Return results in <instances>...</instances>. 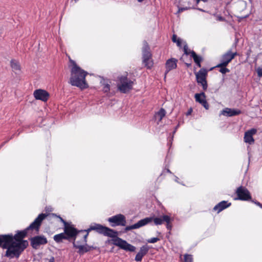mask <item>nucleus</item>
<instances>
[{
    "mask_svg": "<svg viewBox=\"0 0 262 262\" xmlns=\"http://www.w3.org/2000/svg\"><path fill=\"white\" fill-rule=\"evenodd\" d=\"M47 243V239L44 236H36L31 239V244L32 247L37 249L41 245Z\"/></svg>",
    "mask_w": 262,
    "mask_h": 262,
    "instance_id": "obj_11",
    "label": "nucleus"
},
{
    "mask_svg": "<svg viewBox=\"0 0 262 262\" xmlns=\"http://www.w3.org/2000/svg\"><path fill=\"white\" fill-rule=\"evenodd\" d=\"M96 230L99 233L105 236L114 237L112 239L114 245L118 246L120 248L130 252L135 251L136 248L134 246L127 243L125 241L118 237V232L109 228L103 226L100 224H94L90 226L88 229V231Z\"/></svg>",
    "mask_w": 262,
    "mask_h": 262,
    "instance_id": "obj_2",
    "label": "nucleus"
},
{
    "mask_svg": "<svg viewBox=\"0 0 262 262\" xmlns=\"http://www.w3.org/2000/svg\"><path fill=\"white\" fill-rule=\"evenodd\" d=\"M143 257V256H142L140 254L138 253L135 257V260L137 261H140L142 260Z\"/></svg>",
    "mask_w": 262,
    "mask_h": 262,
    "instance_id": "obj_31",
    "label": "nucleus"
},
{
    "mask_svg": "<svg viewBox=\"0 0 262 262\" xmlns=\"http://www.w3.org/2000/svg\"><path fill=\"white\" fill-rule=\"evenodd\" d=\"M136 225L135 224L134 225H133L132 226H127L126 228H125V230L126 231H129V230H130L132 229H137L136 228V227L135 226Z\"/></svg>",
    "mask_w": 262,
    "mask_h": 262,
    "instance_id": "obj_33",
    "label": "nucleus"
},
{
    "mask_svg": "<svg viewBox=\"0 0 262 262\" xmlns=\"http://www.w3.org/2000/svg\"><path fill=\"white\" fill-rule=\"evenodd\" d=\"M33 95L36 100H40L44 102L47 101L49 97L48 92L42 89L34 91Z\"/></svg>",
    "mask_w": 262,
    "mask_h": 262,
    "instance_id": "obj_12",
    "label": "nucleus"
},
{
    "mask_svg": "<svg viewBox=\"0 0 262 262\" xmlns=\"http://www.w3.org/2000/svg\"><path fill=\"white\" fill-rule=\"evenodd\" d=\"M256 133V129L252 128L248 130L245 133L244 141L249 144H252L254 143V140L253 136Z\"/></svg>",
    "mask_w": 262,
    "mask_h": 262,
    "instance_id": "obj_14",
    "label": "nucleus"
},
{
    "mask_svg": "<svg viewBox=\"0 0 262 262\" xmlns=\"http://www.w3.org/2000/svg\"><path fill=\"white\" fill-rule=\"evenodd\" d=\"M133 84V82L126 77H121L120 78V83L118 84V89L121 92L125 93L132 89Z\"/></svg>",
    "mask_w": 262,
    "mask_h": 262,
    "instance_id": "obj_6",
    "label": "nucleus"
},
{
    "mask_svg": "<svg viewBox=\"0 0 262 262\" xmlns=\"http://www.w3.org/2000/svg\"><path fill=\"white\" fill-rule=\"evenodd\" d=\"M58 217L60 219L61 222H62L64 224V227H66L67 225H68L69 224L67 223L64 220H63L61 217L58 216Z\"/></svg>",
    "mask_w": 262,
    "mask_h": 262,
    "instance_id": "obj_35",
    "label": "nucleus"
},
{
    "mask_svg": "<svg viewBox=\"0 0 262 262\" xmlns=\"http://www.w3.org/2000/svg\"><path fill=\"white\" fill-rule=\"evenodd\" d=\"M253 202H254L256 205H257V206H259L260 208H262V204H260L259 202H254L253 201H252Z\"/></svg>",
    "mask_w": 262,
    "mask_h": 262,
    "instance_id": "obj_36",
    "label": "nucleus"
},
{
    "mask_svg": "<svg viewBox=\"0 0 262 262\" xmlns=\"http://www.w3.org/2000/svg\"><path fill=\"white\" fill-rule=\"evenodd\" d=\"M191 56L193 58L194 61L199 67H201V62L202 60V57L198 56L194 51L191 52Z\"/></svg>",
    "mask_w": 262,
    "mask_h": 262,
    "instance_id": "obj_21",
    "label": "nucleus"
},
{
    "mask_svg": "<svg viewBox=\"0 0 262 262\" xmlns=\"http://www.w3.org/2000/svg\"><path fill=\"white\" fill-rule=\"evenodd\" d=\"M87 230L78 231L72 225L68 224L64 227V233L68 237L70 238L80 237L81 241H74V247L78 249L79 253H84L90 250V247L86 244V238L90 231Z\"/></svg>",
    "mask_w": 262,
    "mask_h": 262,
    "instance_id": "obj_3",
    "label": "nucleus"
},
{
    "mask_svg": "<svg viewBox=\"0 0 262 262\" xmlns=\"http://www.w3.org/2000/svg\"><path fill=\"white\" fill-rule=\"evenodd\" d=\"M231 205V203H228L227 201H223L217 205H216L214 208L213 210L214 211H216L217 213L220 212L224 209L227 208Z\"/></svg>",
    "mask_w": 262,
    "mask_h": 262,
    "instance_id": "obj_17",
    "label": "nucleus"
},
{
    "mask_svg": "<svg viewBox=\"0 0 262 262\" xmlns=\"http://www.w3.org/2000/svg\"><path fill=\"white\" fill-rule=\"evenodd\" d=\"M152 219L155 225H162L165 221H168L169 215H164L160 217L150 216Z\"/></svg>",
    "mask_w": 262,
    "mask_h": 262,
    "instance_id": "obj_18",
    "label": "nucleus"
},
{
    "mask_svg": "<svg viewBox=\"0 0 262 262\" xmlns=\"http://www.w3.org/2000/svg\"><path fill=\"white\" fill-rule=\"evenodd\" d=\"M207 71L205 69H201L198 73L195 74L197 82L200 83L203 89L205 90L207 88L206 81V76Z\"/></svg>",
    "mask_w": 262,
    "mask_h": 262,
    "instance_id": "obj_8",
    "label": "nucleus"
},
{
    "mask_svg": "<svg viewBox=\"0 0 262 262\" xmlns=\"http://www.w3.org/2000/svg\"><path fill=\"white\" fill-rule=\"evenodd\" d=\"M237 54L236 52L232 53L230 51H228L222 56L221 62L216 67H226L227 64L234 58Z\"/></svg>",
    "mask_w": 262,
    "mask_h": 262,
    "instance_id": "obj_10",
    "label": "nucleus"
},
{
    "mask_svg": "<svg viewBox=\"0 0 262 262\" xmlns=\"http://www.w3.org/2000/svg\"><path fill=\"white\" fill-rule=\"evenodd\" d=\"M178 60L175 58H171L167 60L165 67L166 71L165 73V77L167 73L170 70L174 69L177 68Z\"/></svg>",
    "mask_w": 262,
    "mask_h": 262,
    "instance_id": "obj_16",
    "label": "nucleus"
},
{
    "mask_svg": "<svg viewBox=\"0 0 262 262\" xmlns=\"http://www.w3.org/2000/svg\"><path fill=\"white\" fill-rule=\"evenodd\" d=\"M221 68L220 70V72L223 74H225L229 72V70L226 68V67H221Z\"/></svg>",
    "mask_w": 262,
    "mask_h": 262,
    "instance_id": "obj_29",
    "label": "nucleus"
},
{
    "mask_svg": "<svg viewBox=\"0 0 262 262\" xmlns=\"http://www.w3.org/2000/svg\"><path fill=\"white\" fill-rule=\"evenodd\" d=\"M167 172H170V170L169 169H167Z\"/></svg>",
    "mask_w": 262,
    "mask_h": 262,
    "instance_id": "obj_42",
    "label": "nucleus"
},
{
    "mask_svg": "<svg viewBox=\"0 0 262 262\" xmlns=\"http://www.w3.org/2000/svg\"><path fill=\"white\" fill-rule=\"evenodd\" d=\"M159 241V239L157 237H152L147 240L148 243H155Z\"/></svg>",
    "mask_w": 262,
    "mask_h": 262,
    "instance_id": "obj_30",
    "label": "nucleus"
},
{
    "mask_svg": "<svg viewBox=\"0 0 262 262\" xmlns=\"http://www.w3.org/2000/svg\"><path fill=\"white\" fill-rule=\"evenodd\" d=\"M107 220L110 223L112 224V226L113 227L116 226H125L126 225L125 217L121 214H119L109 217Z\"/></svg>",
    "mask_w": 262,
    "mask_h": 262,
    "instance_id": "obj_7",
    "label": "nucleus"
},
{
    "mask_svg": "<svg viewBox=\"0 0 262 262\" xmlns=\"http://www.w3.org/2000/svg\"><path fill=\"white\" fill-rule=\"evenodd\" d=\"M172 40L173 42H177V45L178 46H180L181 45V40L179 38H177V35H176L174 34L173 35Z\"/></svg>",
    "mask_w": 262,
    "mask_h": 262,
    "instance_id": "obj_27",
    "label": "nucleus"
},
{
    "mask_svg": "<svg viewBox=\"0 0 262 262\" xmlns=\"http://www.w3.org/2000/svg\"><path fill=\"white\" fill-rule=\"evenodd\" d=\"M172 221V219L170 217V216H169L168 221L165 222L166 223V228L168 230H171V229L172 226H171V225L170 223Z\"/></svg>",
    "mask_w": 262,
    "mask_h": 262,
    "instance_id": "obj_28",
    "label": "nucleus"
},
{
    "mask_svg": "<svg viewBox=\"0 0 262 262\" xmlns=\"http://www.w3.org/2000/svg\"><path fill=\"white\" fill-rule=\"evenodd\" d=\"M196 1L198 3H199V2H200V1H203L204 2H206L207 1V0H196Z\"/></svg>",
    "mask_w": 262,
    "mask_h": 262,
    "instance_id": "obj_39",
    "label": "nucleus"
},
{
    "mask_svg": "<svg viewBox=\"0 0 262 262\" xmlns=\"http://www.w3.org/2000/svg\"><path fill=\"white\" fill-rule=\"evenodd\" d=\"M192 111V109H191V108H190V110H188V112H187V113H186V115H187V116L190 115L191 114Z\"/></svg>",
    "mask_w": 262,
    "mask_h": 262,
    "instance_id": "obj_37",
    "label": "nucleus"
},
{
    "mask_svg": "<svg viewBox=\"0 0 262 262\" xmlns=\"http://www.w3.org/2000/svg\"><path fill=\"white\" fill-rule=\"evenodd\" d=\"M75 1H76L77 0H75Z\"/></svg>",
    "mask_w": 262,
    "mask_h": 262,
    "instance_id": "obj_43",
    "label": "nucleus"
},
{
    "mask_svg": "<svg viewBox=\"0 0 262 262\" xmlns=\"http://www.w3.org/2000/svg\"><path fill=\"white\" fill-rule=\"evenodd\" d=\"M101 84L102 86V91L104 93H107L110 91V85L108 81L103 80L101 81Z\"/></svg>",
    "mask_w": 262,
    "mask_h": 262,
    "instance_id": "obj_23",
    "label": "nucleus"
},
{
    "mask_svg": "<svg viewBox=\"0 0 262 262\" xmlns=\"http://www.w3.org/2000/svg\"><path fill=\"white\" fill-rule=\"evenodd\" d=\"M178 178L177 177V178H176V181L177 182H178Z\"/></svg>",
    "mask_w": 262,
    "mask_h": 262,
    "instance_id": "obj_41",
    "label": "nucleus"
},
{
    "mask_svg": "<svg viewBox=\"0 0 262 262\" xmlns=\"http://www.w3.org/2000/svg\"><path fill=\"white\" fill-rule=\"evenodd\" d=\"M143 62L145 66L148 69H150L153 62L151 60V53L149 51V47L146 42H144L142 48Z\"/></svg>",
    "mask_w": 262,
    "mask_h": 262,
    "instance_id": "obj_5",
    "label": "nucleus"
},
{
    "mask_svg": "<svg viewBox=\"0 0 262 262\" xmlns=\"http://www.w3.org/2000/svg\"><path fill=\"white\" fill-rule=\"evenodd\" d=\"M241 113V111L238 110L231 109L230 108H225L221 112L220 115L231 117L236 116Z\"/></svg>",
    "mask_w": 262,
    "mask_h": 262,
    "instance_id": "obj_15",
    "label": "nucleus"
},
{
    "mask_svg": "<svg viewBox=\"0 0 262 262\" xmlns=\"http://www.w3.org/2000/svg\"><path fill=\"white\" fill-rule=\"evenodd\" d=\"M184 262H192L193 258L192 256L190 254H185L184 255Z\"/></svg>",
    "mask_w": 262,
    "mask_h": 262,
    "instance_id": "obj_26",
    "label": "nucleus"
},
{
    "mask_svg": "<svg viewBox=\"0 0 262 262\" xmlns=\"http://www.w3.org/2000/svg\"><path fill=\"white\" fill-rule=\"evenodd\" d=\"M195 101L201 104L206 110H208L209 105L206 100V96L204 93H197L194 96Z\"/></svg>",
    "mask_w": 262,
    "mask_h": 262,
    "instance_id": "obj_13",
    "label": "nucleus"
},
{
    "mask_svg": "<svg viewBox=\"0 0 262 262\" xmlns=\"http://www.w3.org/2000/svg\"><path fill=\"white\" fill-rule=\"evenodd\" d=\"M143 1H144V0H137V1H138V2H143Z\"/></svg>",
    "mask_w": 262,
    "mask_h": 262,
    "instance_id": "obj_40",
    "label": "nucleus"
},
{
    "mask_svg": "<svg viewBox=\"0 0 262 262\" xmlns=\"http://www.w3.org/2000/svg\"><path fill=\"white\" fill-rule=\"evenodd\" d=\"M49 262H54V258L53 257H52L50 260H49Z\"/></svg>",
    "mask_w": 262,
    "mask_h": 262,
    "instance_id": "obj_38",
    "label": "nucleus"
},
{
    "mask_svg": "<svg viewBox=\"0 0 262 262\" xmlns=\"http://www.w3.org/2000/svg\"><path fill=\"white\" fill-rule=\"evenodd\" d=\"M236 193L238 200L248 201L251 199L249 191L244 187H239L236 190Z\"/></svg>",
    "mask_w": 262,
    "mask_h": 262,
    "instance_id": "obj_9",
    "label": "nucleus"
},
{
    "mask_svg": "<svg viewBox=\"0 0 262 262\" xmlns=\"http://www.w3.org/2000/svg\"><path fill=\"white\" fill-rule=\"evenodd\" d=\"M46 216L47 214L45 213L40 214L26 230L18 231L14 236L12 234L0 236V246L7 249L6 255L10 258L18 257L28 246V241L23 239L27 233V230L34 229L38 230L42 221Z\"/></svg>",
    "mask_w": 262,
    "mask_h": 262,
    "instance_id": "obj_1",
    "label": "nucleus"
},
{
    "mask_svg": "<svg viewBox=\"0 0 262 262\" xmlns=\"http://www.w3.org/2000/svg\"><path fill=\"white\" fill-rule=\"evenodd\" d=\"M72 67L71 70L70 83L73 86H76L81 89L88 87L85 81V76L87 73L78 67L75 61L71 60Z\"/></svg>",
    "mask_w": 262,
    "mask_h": 262,
    "instance_id": "obj_4",
    "label": "nucleus"
},
{
    "mask_svg": "<svg viewBox=\"0 0 262 262\" xmlns=\"http://www.w3.org/2000/svg\"><path fill=\"white\" fill-rule=\"evenodd\" d=\"M166 112L164 109L161 108L159 112L156 114V117L159 119V121H161L163 118L165 116Z\"/></svg>",
    "mask_w": 262,
    "mask_h": 262,
    "instance_id": "obj_24",
    "label": "nucleus"
},
{
    "mask_svg": "<svg viewBox=\"0 0 262 262\" xmlns=\"http://www.w3.org/2000/svg\"><path fill=\"white\" fill-rule=\"evenodd\" d=\"M11 66L13 71L16 73H18L20 72V65L17 61L15 60H12L11 61Z\"/></svg>",
    "mask_w": 262,
    "mask_h": 262,
    "instance_id": "obj_20",
    "label": "nucleus"
},
{
    "mask_svg": "<svg viewBox=\"0 0 262 262\" xmlns=\"http://www.w3.org/2000/svg\"><path fill=\"white\" fill-rule=\"evenodd\" d=\"M184 53L186 55H191V52L192 51H191L190 50L188 49V48L186 46H185L184 48Z\"/></svg>",
    "mask_w": 262,
    "mask_h": 262,
    "instance_id": "obj_32",
    "label": "nucleus"
},
{
    "mask_svg": "<svg viewBox=\"0 0 262 262\" xmlns=\"http://www.w3.org/2000/svg\"><path fill=\"white\" fill-rule=\"evenodd\" d=\"M148 248L147 246L144 245L141 247L139 252H138L142 256H144L148 252Z\"/></svg>",
    "mask_w": 262,
    "mask_h": 262,
    "instance_id": "obj_25",
    "label": "nucleus"
},
{
    "mask_svg": "<svg viewBox=\"0 0 262 262\" xmlns=\"http://www.w3.org/2000/svg\"><path fill=\"white\" fill-rule=\"evenodd\" d=\"M54 241L57 243H60L63 239H68V237L64 233L55 235L53 237Z\"/></svg>",
    "mask_w": 262,
    "mask_h": 262,
    "instance_id": "obj_22",
    "label": "nucleus"
},
{
    "mask_svg": "<svg viewBox=\"0 0 262 262\" xmlns=\"http://www.w3.org/2000/svg\"><path fill=\"white\" fill-rule=\"evenodd\" d=\"M152 221V219L151 217H148L144 218L142 220L139 221L137 223L135 224L136 228H140L142 226H144Z\"/></svg>",
    "mask_w": 262,
    "mask_h": 262,
    "instance_id": "obj_19",
    "label": "nucleus"
},
{
    "mask_svg": "<svg viewBox=\"0 0 262 262\" xmlns=\"http://www.w3.org/2000/svg\"><path fill=\"white\" fill-rule=\"evenodd\" d=\"M256 72L257 73L258 76L259 77H262V69L260 68H258L256 70Z\"/></svg>",
    "mask_w": 262,
    "mask_h": 262,
    "instance_id": "obj_34",
    "label": "nucleus"
}]
</instances>
